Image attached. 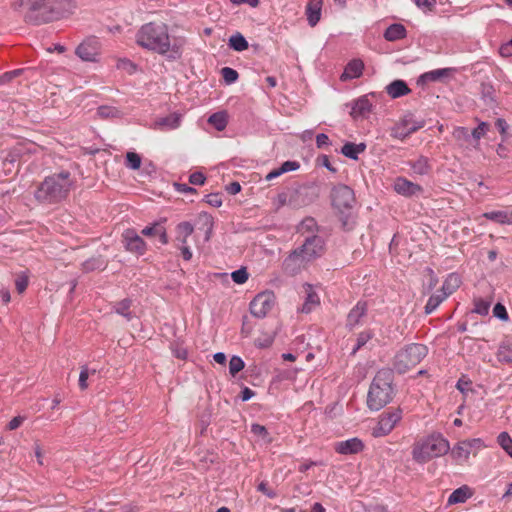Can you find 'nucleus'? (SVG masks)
Wrapping results in <instances>:
<instances>
[{"instance_id": "dca6fc26", "label": "nucleus", "mask_w": 512, "mask_h": 512, "mask_svg": "<svg viewBox=\"0 0 512 512\" xmlns=\"http://www.w3.org/2000/svg\"><path fill=\"white\" fill-rule=\"evenodd\" d=\"M182 122V114L173 112L165 117L156 119L153 123V129L159 131H171L180 127Z\"/></svg>"}, {"instance_id": "6e6552de", "label": "nucleus", "mask_w": 512, "mask_h": 512, "mask_svg": "<svg viewBox=\"0 0 512 512\" xmlns=\"http://www.w3.org/2000/svg\"><path fill=\"white\" fill-rule=\"evenodd\" d=\"M331 201L333 207L339 213L344 214L349 212L355 203L354 192L346 185H336L331 192Z\"/></svg>"}, {"instance_id": "774afa93", "label": "nucleus", "mask_w": 512, "mask_h": 512, "mask_svg": "<svg viewBox=\"0 0 512 512\" xmlns=\"http://www.w3.org/2000/svg\"><path fill=\"white\" fill-rule=\"evenodd\" d=\"M179 249L181 250V254H182V257L185 261H190L191 258H192V252L189 248L188 245H181V246H178Z\"/></svg>"}, {"instance_id": "f257e3e1", "label": "nucleus", "mask_w": 512, "mask_h": 512, "mask_svg": "<svg viewBox=\"0 0 512 512\" xmlns=\"http://www.w3.org/2000/svg\"><path fill=\"white\" fill-rule=\"evenodd\" d=\"M136 43L144 49L177 59L181 52L179 46L171 44L168 27L164 23L149 22L140 27L135 35Z\"/></svg>"}, {"instance_id": "72a5a7b5", "label": "nucleus", "mask_w": 512, "mask_h": 512, "mask_svg": "<svg viewBox=\"0 0 512 512\" xmlns=\"http://www.w3.org/2000/svg\"><path fill=\"white\" fill-rule=\"evenodd\" d=\"M446 298L447 297L445 296V294L441 293L440 291H437L436 293L431 295L425 305V313L431 314L432 312H434Z\"/></svg>"}, {"instance_id": "bb28decb", "label": "nucleus", "mask_w": 512, "mask_h": 512, "mask_svg": "<svg viewBox=\"0 0 512 512\" xmlns=\"http://www.w3.org/2000/svg\"><path fill=\"white\" fill-rule=\"evenodd\" d=\"M321 1H311L306 7V16L308 23L311 27H314L321 18Z\"/></svg>"}, {"instance_id": "4d7b16f0", "label": "nucleus", "mask_w": 512, "mask_h": 512, "mask_svg": "<svg viewBox=\"0 0 512 512\" xmlns=\"http://www.w3.org/2000/svg\"><path fill=\"white\" fill-rule=\"evenodd\" d=\"M258 491H260L261 493L265 494L268 498L270 499H273L276 497V493L275 491H273L272 489H270L268 487V484L264 481H262L261 483H259L258 485Z\"/></svg>"}, {"instance_id": "a211bd4d", "label": "nucleus", "mask_w": 512, "mask_h": 512, "mask_svg": "<svg viewBox=\"0 0 512 512\" xmlns=\"http://www.w3.org/2000/svg\"><path fill=\"white\" fill-rule=\"evenodd\" d=\"M364 448L362 440L357 437L340 441L335 444V451L342 455H351L361 452Z\"/></svg>"}, {"instance_id": "0e129e2a", "label": "nucleus", "mask_w": 512, "mask_h": 512, "mask_svg": "<svg viewBox=\"0 0 512 512\" xmlns=\"http://www.w3.org/2000/svg\"><path fill=\"white\" fill-rule=\"evenodd\" d=\"M500 54L503 57L512 56V39L500 47Z\"/></svg>"}, {"instance_id": "423d86ee", "label": "nucleus", "mask_w": 512, "mask_h": 512, "mask_svg": "<svg viewBox=\"0 0 512 512\" xmlns=\"http://www.w3.org/2000/svg\"><path fill=\"white\" fill-rule=\"evenodd\" d=\"M428 349L420 343H411L397 352L394 358V369L398 373H405L418 365L427 355Z\"/></svg>"}, {"instance_id": "69168bd1", "label": "nucleus", "mask_w": 512, "mask_h": 512, "mask_svg": "<svg viewBox=\"0 0 512 512\" xmlns=\"http://www.w3.org/2000/svg\"><path fill=\"white\" fill-rule=\"evenodd\" d=\"M24 417L22 416H16L12 418L8 423V429L9 430H15L17 429L24 421Z\"/></svg>"}, {"instance_id": "37998d69", "label": "nucleus", "mask_w": 512, "mask_h": 512, "mask_svg": "<svg viewBox=\"0 0 512 512\" xmlns=\"http://www.w3.org/2000/svg\"><path fill=\"white\" fill-rule=\"evenodd\" d=\"M245 364L241 357L232 356L229 361V373L231 376L235 377L238 372H240L244 368Z\"/></svg>"}, {"instance_id": "338daca9", "label": "nucleus", "mask_w": 512, "mask_h": 512, "mask_svg": "<svg viewBox=\"0 0 512 512\" xmlns=\"http://www.w3.org/2000/svg\"><path fill=\"white\" fill-rule=\"evenodd\" d=\"M320 160V163L325 167L327 168L329 171L335 173L337 171V169L335 167L332 166L330 160H329V157L326 156V155H323L319 158Z\"/></svg>"}, {"instance_id": "e433bc0d", "label": "nucleus", "mask_w": 512, "mask_h": 512, "mask_svg": "<svg viewBox=\"0 0 512 512\" xmlns=\"http://www.w3.org/2000/svg\"><path fill=\"white\" fill-rule=\"evenodd\" d=\"M488 127V123L480 122L479 125L471 131L473 138V148H478L479 140L486 134V132L488 131Z\"/></svg>"}, {"instance_id": "bf43d9fd", "label": "nucleus", "mask_w": 512, "mask_h": 512, "mask_svg": "<svg viewBox=\"0 0 512 512\" xmlns=\"http://www.w3.org/2000/svg\"><path fill=\"white\" fill-rule=\"evenodd\" d=\"M21 73V70L20 69H16V70H13V71H9V72H6L4 73L1 77H0V84H5L9 81H11L13 78L17 77L18 75H20Z\"/></svg>"}, {"instance_id": "2eb2a0df", "label": "nucleus", "mask_w": 512, "mask_h": 512, "mask_svg": "<svg viewBox=\"0 0 512 512\" xmlns=\"http://www.w3.org/2000/svg\"><path fill=\"white\" fill-rule=\"evenodd\" d=\"M307 263L308 260L303 257V254H301L298 249H296L285 258L283 266L286 272L291 275H295L299 273Z\"/></svg>"}, {"instance_id": "7c9ffc66", "label": "nucleus", "mask_w": 512, "mask_h": 512, "mask_svg": "<svg viewBox=\"0 0 512 512\" xmlns=\"http://www.w3.org/2000/svg\"><path fill=\"white\" fill-rule=\"evenodd\" d=\"M366 149V145L364 143L355 144L352 142H347L341 148V152L344 156L356 160L358 155Z\"/></svg>"}, {"instance_id": "864d4df0", "label": "nucleus", "mask_w": 512, "mask_h": 512, "mask_svg": "<svg viewBox=\"0 0 512 512\" xmlns=\"http://www.w3.org/2000/svg\"><path fill=\"white\" fill-rule=\"evenodd\" d=\"M493 314L495 317H497L500 320L506 321L509 318L506 308L500 303H497L494 306Z\"/></svg>"}, {"instance_id": "cd10ccee", "label": "nucleus", "mask_w": 512, "mask_h": 512, "mask_svg": "<svg viewBox=\"0 0 512 512\" xmlns=\"http://www.w3.org/2000/svg\"><path fill=\"white\" fill-rule=\"evenodd\" d=\"M471 496H472L471 489L468 486L463 485V486L457 488L456 490H454L450 494V496L448 497V501L447 502H448L449 505L458 504V503H464Z\"/></svg>"}, {"instance_id": "393cba45", "label": "nucleus", "mask_w": 512, "mask_h": 512, "mask_svg": "<svg viewBox=\"0 0 512 512\" xmlns=\"http://www.w3.org/2000/svg\"><path fill=\"white\" fill-rule=\"evenodd\" d=\"M453 138L459 146L468 148L473 147V138L471 132L465 127H456L452 132Z\"/></svg>"}, {"instance_id": "49530a36", "label": "nucleus", "mask_w": 512, "mask_h": 512, "mask_svg": "<svg viewBox=\"0 0 512 512\" xmlns=\"http://www.w3.org/2000/svg\"><path fill=\"white\" fill-rule=\"evenodd\" d=\"M372 336L373 334L369 330L361 332L356 339V345L352 349V354H355L359 349H361L372 338Z\"/></svg>"}, {"instance_id": "ea45409f", "label": "nucleus", "mask_w": 512, "mask_h": 512, "mask_svg": "<svg viewBox=\"0 0 512 512\" xmlns=\"http://www.w3.org/2000/svg\"><path fill=\"white\" fill-rule=\"evenodd\" d=\"M251 432L255 435L260 437L264 443L268 444L272 442V437L269 434L268 430L265 426L260 424H252L251 425Z\"/></svg>"}, {"instance_id": "473e14b6", "label": "nucleus", "mask_w": 512, "mask_h": 512, "mask_svg": "<svg viewBox=\"0 0 512 512\" xmlns=\"http://www.w3.org/2000/svg\"><path fill=\"white\" fill-rule=\"evenodd\" d=\"M483 216L488 220H492L500 224H512V212L511 215H509L506 211H491L484 213Z\"/></svg>"}, {"instance_id": "20e7f679", "label": "nucleus", "mask_w": 512, "mask_h": 512, "mask_svg": "<svg viewBox=\"0 0 512 512\" xmlns=\"http://www.w3.org/2000/svg\"><path fill=\"white\" fill-rule=\"evenodd\" d=\"M449 450V441L441 433L435 432L414 443L412 458L419 464H425L433 458L447 454Z\"/></svg>"}, {"instance_id": "e2e57ef3", "label": "nucleus", "mask_w": 512, "mask_h": 512, "mask_svg": "<svg viewBox=\"0 0 512 512\" xmlns=\"http://www.w3.org/2000/svg\"><path fill=\"white\" fill-rule=\"evenodd\" d=\"M316 144L318 148H322L324 146H327L330 144L329 137L324 134L320 133L316 136Z\"/></svg>"}, {"instance_id": "6ab92c4d", "label": "nucleus", "mask_w": 512, "mask_h": 512, "mask_svg": "<svg viewBox=\"0 0 512 512\" xmlns=\"http://www.w3.org/2000/svg\"><path fill=\"white\" fill-rule=\"evenodd\" d=\"M393 187L398 194L406 197L416 195L422 191L421 186L403 177L397 178L394 182Z\"/></svg>"}, {"instance_id": "f8f14e48", "label": "nucleus", "mask_w": 512, "mask_h": 512, "mask_svg": "<svg viewBox=\"0 0 512 512\" xmlns=\"http://www.w3.org/2000/svg\"><path fill=\"white\" fill-rule=\"evenodd\" d=\"M424 121L415 120L411 115L404 117L393 129L392 136L397 139H405L412 133L421 129Z\"/></svg>"}, {"instance_id": "9d476101", "label": "nucleus", "mask_w": 512, "mask_h": 512, "mask_svg": "<svg viewBox=\"0 0 512 512\" xmlns=\"http://www.w3.org/2000/svg\"><path fill=\"white\" fill-rule=\"evenodd\" d=\"M101 43L95 36L84 39L75 49V54L85 62H98Z\"/></svg>"}, {"instance_id": "4be33fe9", "label": "nucleus", "mask_w": 512, "mask_h": 512, "mask_svg": "<svg viewBox=\"0 0 512 512\" xmlns=\"http://www.w3.org/2000/svg\"><path fill=\"white\" fill-rule=\"evenodd\" d=\"M351 108V115L353 117H364L370 113L372 109V103L370 102L367 95H363L353 102Z\"/></svg>"}, {"instance_id": "f704fd0d", "label": "nucleus", "mask_w": 512, "mask_h": 512, "mask_svg": "<svg viewBox=\"0 0 512 512\" xmlns=\"http://www.w3.org/2000/svg\"><path fill=\"white\" fill-rule=\"evenodd\" d=\"M229 47L237 52L248 48V42L241 33H235L229 38Z\"/></svg>"}, {"instance_id": "6e6d98bb", "label": "nucleus", "mask_w": 512, "mask_h": 512, "mask_svg": "<svg viewBox=\"0 0 512 512\" xmlns=\"http://www.w3.org/2000/svg\"><path fill=\"white\" fill-rule=\"evenodd\" d=\"M299 167H300V164L297 161H290V160L285 161L280 166L281 172H283V173L295 171V170L299 169Z\"/></svg>"}, {"instance_id": "412c9836", "label": "nucleus", "mask_w": 512, "mask_h": 512, "mask_svg": "<svg viewBox=\"0 0 512 512\" xmlns=\"http://www.w3.org/2000/svg\"><path fill=\"white\" fill-rule=\"evenodd\" d=\"M303 288L306 296L300 311L303 313H310L320 304V298L318 294L314 291L312 285L305 284Z\"/></svg>"}, {"instance_id": "2f4dec72", "label": "nucleus", "mask_w": 512, "mask_h": 512, "mask_svg": "<svg viewBox=\"0 0 512 512\" xmlns=\"http://www.w3.org/2000/svg\"><path fill=\"white\" fill-rule=\"evenodd\" d=\"M208 123L211 124L217 131H223L228 123V115L225 111L213 113L209 116Z\"/></svg>"}, {"instance_id": "39448f33", "label": "nucleus", "mask_w": 512, "mask_h": 512, "mask_svg": "<svg viewBox=\"0 0 512 512\" xmlns=\"http://www.w3.org/2000/svg\"><path fill=\"white\" fill-rule=\"evenodd\" d=\"M393 375L389 370L379 371L370 385L367 405L370 410L378 411L393 399Z\"/></svg>"}, {"instance_id": "052dcab7", "label": "nucleus", "mask_w": 512, "mask_h": 512, "mask_svg": "<svg viewBox=\"0 0 512 512\" xmlns=\"http://www.w3.org/2000/svg\"><path fill=\"white\" fill-rule=\"evenodd\" d=\"M189 182L193 185H202L205 182V176L201 172H194L189 176Z\"/></svg>"}, {"instance_id": "7ed1b4c3", "label": "nucleus", "mask_w": 512, "mask_h": 512, "mask_svg": "<svg viewBox=\"0 0 512 512\" xmlns=\"http://www.w3.org/2000/svg\"><path fill=\"white\" fill-rule=\"evenodd\" d=\"M58 2L59 0H19L16 8L22 13L26 22L41 24L59 18Z\"/></svg>"}, {"instance_id": "ddd939ff", "label": "nucleus", "mask_w": 512, "mask_h": 512, "mask_svg": "<svg viewBox=\"0 0 512 512\" xmlns=\"http://www.w3.org/2000/svg\"><path fill=\"white\" fill-rule=\"evenodd\" d=\"M122 237L127 251L138 256L145 254L147 245L134 229H126L123 232Z\"/></svg>"}, {"instance_id": "8fccbe9b", "label": "nucleus", "mask_w": 512, "mask_h": 512, "mask_svg": "<svg viewBox=\"0 0 512 512\" xmlns=\"http://www.w3.org/2000/svg\"><path fill=\"white\" fill-rule=\"evenodd\" d=\"M276 209H280L285 205H291V197L285 192L279 193L274 200Z\"/></svg>"}, {"instance_id": "b1692460", "label": "nucleus", "mask_w": 512, "mask_h": 512, "mask_svg": "<svg viewBox=\"0 0 512 512\" xmlns=\"http://www.w3.org/2000/svg\"><path fill=\"white\" fill-rule=\"evenodd\" d=\"M454 72V68H440L431 70L423 73L419 79L418 83L422 82H436L441 80L442 78L449 77Z\"/></svg>"}, {"instance_id": "a18cd8bd", "label": "nucleus", "mask_w": 512, "mask_h": 512, "mask_svg": "<svg viewBox=\"0 0 512 512\" xmlns=\"http://www.w3.org/2000/svg\"><path fill=\"white\" fill-rule=\"evenodd\" d=\"M221 75L227 85L235 83L238 79V72L230 67H224L221 69Z\"/></svg>"}, {"instance_id": "603ef678", "label": "nucleus", "mask_w": 512, "mask_h": 512, "mask_svg": "<svg viewBox=\"0 0 512 512\" xmlns=\"http://www.w3.org/2000/svg\"><path fill=\"white\" fill-rule=\"evenodd\" d=\"M102 266V262L99 259L92 258L83 263V270L86 272L94 271L100 269Z\"/></svg>"}, {"instance_id": "c756f323", "label": "nucleus", "mask_w": 512, "mask_h": 512, "mask_svg": "<svg viewBox=\"0 0 512 512\" xmlns=\"http://www.w3.org/2000/svg\"><path fill=\"white\" fill-rule=\"evenodd\" d=\"M406 37V29L402 24H392L384 32L387 41H397Z\"/></svg>"}, {"instance_id": "0eeeda50", "label": "nucleus", "mask_w": 512, "mask_h": 512, "mask_svg": "<svg viewBox=\"0 0 512 512\" xmlns=\"http://www.w3.org/2000/svg\"><path fill=\"white\" fill-rule=\"evenodd\" d=\"M485 447L481 438H472L458 441L450 448V456L458 465L469 462L470 455L476 456L477 453Z\"/></svg>"}, {"instance_id": "58836bf2", "label": "nucleus", "mask_w": 512, "mask_h": 512, "mask_svg": "<svg viewBox=\"0 0 512 512\" xmlns=\"http://www.w3.org/2000/svg\"><path fill=\"white\" fill-rule=\"evenodd\" d=\"M497 442L500 447L512 457V438L507 432H501L497 437Z\"/></svg>"}, {"instance_id": "4c0bfd02", "label": "nucleus", "mask_w": 512, "mask_h": 512, "mask_svg": "<svg viewBox=\"0 0 512 512\" xmlns=\"http://www.w3.org/2000/svg\"><path fill=\"white\" fill-rule=\"evenodd\" d=\"M130 307H131V300L123 299L120 302L115 304L114 310L117 314L125 317L127 320H130L132 318L131 313L129 311Z\"/></svg>"}, {"instance_id": "4468645a", "label": "nucleus", "mask_w": 512, "mask_h": 512, "mask_svg": "<svg viewBox=\"0 0 512 512\" xmlns=\"http://www.w3.org/2000/svg\"><path fill=\"white\" fill-rule=\"evenodd\" d=\"M324 249V242L319 236H311L308 237L304 244L298 248V250L303 254L308 262L314 260L315 258L321 256Z\"/></svg>"}, {"instance_id": "f03ea898", "label": "nucleus", "mask_w": 512, "mask_h": 512, "mask_svg": "<svg viewBox=\"0 0 512 512\" xmlns=\"http://www.w3.org/2000/svg\"><path fill=\"white\" fill-rule=\"evenodd\" d=\"M73 186L71 175L67 171L46 177L35 192L40 202L58 203L65 199Z\"/></svg>"}, {"instance_id": "5701e85b", "label": "nucleus", "mask_w": 512, "mask_h": 512, "mask_svg": "<svg viewBox=\"0 0 512 512\" xmlns=\"http://www.w3.org/2000/svg\"><path fill=\"white\" fill-rule=\"evenodd\" d=\"M385 90L387 94L393 99L400 98L411 92V89L408 87L407 83L400 79L392 81L386 86Z\"/></svg>"}, {"instance_id": "c03bdc74", "label": "nucleus", "mask_w": 512, "mask_h": 512, "mask_svg": "<svg viewBox=\"0 0 512 512\" xmlns=\"http://www.w3.org/2000/svg\"><path fill=\"white\" fill-rule=\"evenodd\" d=\"M125 165L132 170H137L141 166V157L135 152H127Z\"/></svg>"}, {"instance_id": "a878e982", "label": "nucleus", "mask_w": 512, "mask_h": 512, "mask_svg": "<svg viewBox=\"0 0 512 512\" xmlns=\"http://www.w3.org/2000/svg\"><path fill=\"white\" fill-rule=\"evenodd\" d=\"M176 232V241L178 242V246L188 245V238L194 232V227L190 222L184 221L177 225Z\"/></svg>"}, {"instance_id": "1a4fd4ad", "label": "nucleus", "mask_w": 512, "mask_h": 512, "mask_svg": "<svg viewBox=\"0 0 512 512\" xmlns=\"http://www.w3.org/2000/svg\"><path fill=\"white\" fill-rule=\"evenodd\" d=\"M275 301L276 297L273 292H261L250 302V312L254 317L264 318L274 307Z\"/></svg>"}, {"instance_id": "de8ad7c7", "label": "nucleus", "mask_w": 512, "mask_h": 512, "mask_svg": "<svg viewBox=\"0 0 512 512\" xmlns=\"http://www.w3.org/2000/svg\"><path fill=\"white\" fill-rule=\"evenodd\" d=\"M489 310H490V302L483 300V299H476L474 301L473 312H475L479 315H482V316H486V315H488Z\"/></svg>"}, {"instance_id": "f3484780", "label": "nucleus", "mask_w": 512, "mask_h": 512, "mask_svg": "<svg viewBox=\"0 0 512 512\" xmlns=\"http://www.w3.org/2000/svg\"><path fill=\"white\" fill-rule=\"evenodd\" d=\"M364 68V62L361 59H352L346 64L343 73L340 75V80L345 82L360 78L363 74Z\"/></svg>"}, {"instance_id": "09e8293b", "label": "nucleus", "mask_w": 512, "mask_h": 512, "mask_svg": "<svg viewBox=\"0 0 512 512\" xmlns=\"http://www.w3.org/2000/svg\"><path fill=\"white\" fill-rule=\"evenodd\" d=\"M249 274L246 268L242 267L231 273L232 280L237 284H243L248 280Z\"/></svg>"}, {"instance_id": "5fc2aeb1", "label": "nucleus", "mask_w": 512, "mask_h": 512, "mask_svg": "<svg viewBox=\"0 0 512 512\" xmlns=\"http://www.w3.org/2000/svg\"><path fill=\"white\" fill-rule=\"evenodd\" d=\"M89 377V369L87 366H82L79 374V387L81 390H85L88 387L87 379Z\"/></svg>"}, {"instance_id": "c85d7f7f", "label": "nucleus", "mask_w": 512, "mask_h": 512, "mask_svg": "<svg viewBox=\"0 0 512 512\" xmlns=\"http://www.w3.org/2000/svg\"><path fill=\"white\" fill-rule=\"evenodd\" d=\"M460 284L461 279L459 275L451 273L446 277L445 281L443 282L440 292L445 294L446 297H448L459 288Z\"/></svg>"}, {"instance_id": "680f3d73", "label": "nucleus", "mask_w": 512, "mask_h": 512, "mask_svg": "<svg viewBox=\"0 0 512 512\" xmlns=\"http://www.w3.org/2000/svg\"><path fill=\"white\" fill-rule=\"evenodd\" d=\"M415 3L419 8L431 11L436 5V0H415Z\"/></svg>"}, {"instance_id": "79ce46f5", "label": "nucleus", "mask_w": 512, "mask_h": 512, "mask_svg": "<svg viewBox=\"0 0 512 512\" xmlns=\"http://www.w3.org/2000/svg\"><path fill=\"white\" fill-rule=\"evenodd\" d=\"M497 358L500 362L512 363V347L508 344L500 345Z\"/></svg>"}, {"instance_id": "13d9d810", "label": "nucleus", "mask_w": 512, "mask_h": 512, "mask_svg": "<svg viewBox=\"0 0 512 512\" xmlns=\"http://www.w3.org/2000/svg\"><path fill=\"white\" fill-rule=\"evenodd\" d=\"M162 227L161 224L159 223H154L152 224L151 226H147L145 227L141 233L142 235L144 236H152V235H157L158 234V229H160Z\"/></svg>"}, {"instance_id": "aec40b11", "label": "nucleus", "mask_w": 512, "mask_h": 512, "mask_svg": "<svg viewBox=\"0 0 512 512\" xmlns=\"http://www.w3.org/2000/svg\"><path fill=\"white\" fill-rule=\"evenodd\" d=\"M367 313L366 302L359 301L348 313L346 326L352 330L361 323V320Z\"/></svg>"}, {"instance_id": "c9c22d12", "label": "nucleus", "mask_w": 512, "mask_h": 512, "mask_svg": "<svg viewBox=\"0 0 512 512\" xmlns=\"http://www.w3.org/2000/svg\"><path fill=\"white\" fill-rule=\"evenodd\" d=\"M411 169L414 173L419 175H425L430 171V165L428 163V159L425 157H420L414 162L411 163Z\"/></svg>"}, {"instance_id": "9b49d317", "label": "nucleus", "mask_w": 512, "mask_h": 512, "mask_svg": "<svg viewBox=\"0 0 512 512\" xmlns=\"http://www.w3.org/2000/svg\"><path fill=\"white\" fill-rule=\"evenodd\" d=\"M402 419V410L395 409L394 411L383 413L379 417L377 425L372 430L374 437H383L388 435Z\"/></svg>"}, {"instance_id": "a19ab883", "label": "nucleus", "mask_w": 512, "mask_h": 512, "mask_svg": "<svg viewBox=\"0 0 512 512\" xmlns=\"http://www.w3.org/2000/svg\"><path fill=\"white\" fill-rule=\"evenodd\" d=\"M97 114L101 118H119L122 115L121 111L113 106H100Z\"/></svg>"}, {"instance_id": "3c124183", "label": "nucleus", "mask_w": 512, "mask_h": 512, "mask_svg": "<svg viewBox=\"0 0 512 512\" xmlns=\"http://www.w3.org/2000/svg\"><path fill=\"white\" fill-rule=\"evenodd\" d=\"M28 283H29V279H28V276L26 274H21L17 277V279L15 280V286H16V290L18 291V293H23L26 289H27V286H28Z\"/></svg>"}]
</instances>
